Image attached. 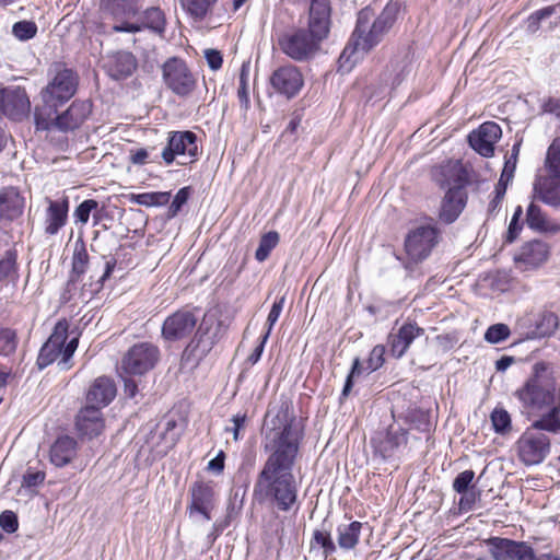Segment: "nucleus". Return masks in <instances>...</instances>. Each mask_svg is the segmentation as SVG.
<instances>
[{
	"instance_id": "1",
	"label": "nucleus",
	"mask_w": 560,
	"mask_h": 560,
	"mask_svg": "<svg viewBox=\"0 0 560 560\" xmlns=\"http://www.w3.org/2000/svg\"><path fill=\"white\" fill-rule=\"evenodd\" d=\"M262 447L268 455L254 483L253 497L258 503H272L280 511L292 509L298 500V482L293 468L298 459L302 432L288 407L275 416L268 411Z\"/></svg>"
},
{
	"instance_id": "2",
	"label": "nucleus",
	"mask_w": 560,
	"mask_h": 560,
	"mask_svg": "<svg viewBox=\"0 0 560 560\" xmlns=\"http://www.w3.org/2000/svg\"><path fill=\"white\" fill-rule=\"evenodd\" d=\"M514 396L521 405L522 413L533 419L530 429L560 432V388L548 363L536 362L530 375L515 390Z\"/></svg>"
},
{
	"instance_id": "3",
	"label": "nucleus",
	"mask_w": 560,
	"mask_h": 560,
	"mask_svg": "<svg viewBox=\"0 0 560 560\" xmlns=\"http://www.w3.org/2000/svg\"><path fill=\"white\" fill-rule=\"evenodd\" d=\"M400 8L399 1H390L376 18L370 8H364L358 13L355 28L338 60L340 71L349 72L359 58L384 39L394 26Z\"/></svg>"
},
{
	"instance_id": "4",
	"label": "nucleus",
	"mask_w": 560,
	"mask_h": 560,
	"mask_svg": "<svg viewBox=\"0 0 560 560\" xmlns=\"http://www.w3.org/2000/svg\"><path fill=\"white\" fill-rule=\"evenodd\" d=\"M441 241V231L433 221L411 229L405 237L404 267L410 276L417 271Z\"/></svg>"
},
{
	"instance_id": "5",
	"label": "nucleus",
	"mask_w": 560,
	"mask_h": 560,
	"mask_svg": "<svg viewBox=\"0 0 560 560\" xmlns=\"http://www.w3.org/2000/svg\"><path fill=\"white\" fill-rule=\"evenodd\" d=\"M69 324L66 319L59 320L48 340L43 345L37 365L42 370L57 361L60 370L72 368V357L78 348L79 338L73 337L68 341Z\"/></svg>"
},
{
	"instance_id": "6",
	"label": "nucleus",
	"mask_w": 560,
	"mask_h": 560,
	"mask_svg": "<svg viewBox=\"0 0 560 560\" xmlns=\"http://www.w3.org/2000/svg\"><path fill=\"white\" fill-rule=\"evenodd\" d=\"M36 107L34 113L37 130H50L52 128L67 132L79 128L92 112L89 101H74L67 110L57 115V107Z\"/></svg>"
},
{
	"instance_id": "7",
	"label": "nucleus",
	"mask_w": 560,
	"mask_h": 560,
	"mask_svg": "<svg viewBox=\"0 0 560 560\" xmlns=\"http://www.w3.org/2000/svg\"><path fill=\"white\" fill-rule=\"evenodd\" d=\"M221 322L205 315L195 336L183 352V361L197 365L220 339Z\"/></svg>"
},
{
	"instance_id": "8",
	"label": "nucleus",
	"mask_w": 560,
	"mask_h": 560,
	"mask_svg": "<svg viewBox=\"0 0 560 560\" xmlns=\"http://www.w3.org/2000/svg\"><path fill=\"white\" fill-rule=\"evenodd\" d=\"M281 51L289 58L302 62L312 59L319 50L320 42L306 28L282 34L278 39Z\"/></svg>"
},
{
	"instance_id": "9",
	"label": "nucleus",
	"mask_w": 560,
	"mask_h": 560,
	"mask_svg": "<svg viewBox=\"0 0 560 560\" xmlns=\"http://www.w3.org/2000/svg\"><path fill=\"white\" fill-rule=\"evenodd\" d=\"M161 352L152 342L135 343L121 360V369L128 375H144L160 361Z\"/></svg>"
},
{
	"instance_id": "10",
	"label": "nucleus",
	"mask_w": 560,
	"mask_h": 560,
	"mask_svg": "<svg viewBox=\"0 0 560 560\" xmlns=\"http://www.w3.org/2000/svg\"><path fill=\"white\" fill-rule=\"evenodd\" d=\"M161 155L168 165L176 158H179V165L192 163L199 155L196 133L189 130L170 132L167 145L163 149Z\"/></svg>"
},
{
	"instance_id": "11",
	"label": "nucleus",
	"mask_w": 560,
	"mask_h": 560,
	"mask_svg": "<svg viewBox=\"0 0 560 560\" xmlns=\"http://www.w3.org/2000/svg\"><path fill=\"white\" fill-rule=\"evenodd\" d=\"M407 431L400 427L389 425L386 431H378L371 439L373 454L381 460L399 458L407 447Z\"/></svg>"
},
{
	"instance_id": "12",
	"label": "nucleus",
	"mask_w": 560,
	"mask_h": 560,
	"mask_svg": "<svg viewBox=\"0 0 560 560\" xmlns=\"http://www.w3.org/2000/svg\"><path fill=\"white\" fill-rule=\"evenodd\" d=\"M77 86L78 77L71 69H58L54 79L40 93L44 102L42 107L63 104L74 95Z\"/></svg>"
},
{
	"instance_id": "13",
	"label": "nucleus",
	"mask_w": 560,
	"mask_h": 560,
	"mask_svg": "<svg viewBox=\"0 0 560 560\" xmlns=\"http://www.w3.org/2000/svg\"><path fill=\"white\" fill-rule=\"evenodd\" d=\"M139 0H103L104 18L115 21L113 31L116 33H137L141 31L139 23H130L139 11Z\"/></svg>"
},
{
	"instance_id": "14",
	"label": "nucleus",
	"mask_w": 560,
	"mask_h": 560,
	"mask_svg": "<svg viewBox=\"0 0 560 560\" xmlns=\"http://www.w3.org/2000/svg\"><path fill=\"white\" fill-rule=\"evenodd\" d=\"M165 85L178 96L189 95L196 88V79L187 65L177 58L168 59L162 67Z\"/></svg>"
},
{
	"instance_id": "15",
	"label": "nucleus",
	"mask_w": 560,
	"mask_h": 560,
	"mask_svg": "<svg viewBox=\"0 0 560 560\" xmlns=\"http://www.w3.org/2000/svg\"><path fill=\"white\" fill-rule=\"evenodd\" d=\"M0 112L14 121L28 117L31 102L25 89L14 85L0 89Z\"/></svg>"
},
{
	"instance_id": "16",
	"label": "nucleus",
	"mask_w": 560,
	"mask_h": 560,
	"mask_svg": "<svg viewBox=\"0 0 560 560\" xmlns=\"http://www.w3.org/2000/svg\"><path fill=\"white\" fill-rule=\"evenodd\" d=\"M197 323L196 311L180 308L165 318L162 325V337L168 341L187 338L196 329Z\"/></svg>"
},
{
	"instance_id": "17",
	"label": "nucleus",
	"mask_w": 560,
	"mask_h": 560,
	"mask_svg": "<svg viewBox=\"0 0 560 560\" xmlns=\"http://www.w3.org/2000/svg\"><path fill=\"white\" fill-rule=\"evenodd\" d=\"M529 428L518 441L520 458L525 465L540 464L550 451V439Z\"/></svg>"
},
{
	"instance_id": "18",
	"label": "nucleus",
	"mask_w": 560,
	"mask_h": 560,
	"mask_svg": "<svg viewBox=\"0 0 560 560\" xmlns=\"http://www.w3.org/2000/svg\"><path fill=\"white\" fill-rule=\"evenodd\" d=\"M487 544L495 560H535L534 549L525 541L492 537Z\"/></svg>"
},
{
	"instance_id": "19",
	"label": "nucleus",
	"mask_w": 560,
	"mask_h": 560,
	"mask_svg": "<svg viewBox=\"0 0 560 560\" xmlns=\"http://www.w3.org/2000/svg\"><path fill=\"white\" fill-rule=\"evenodd\" d=\"M270 84L277 93L292 98L303 88L304 79L298 67L285 65L272 72Z\"/></svg>"
},
{
	"instance_id": "20",
	"label": "nucleus",
	"mask_w": 560,
	"mask_h": 560,
	"mask_svg": "<svg viewBox=\"0 0 560 560\" xmlns=\"http://www.w3.org/2000/svg\"><path fill=\"white\" fill-rule=\"evenodd\" d=\"M502 130L494 121L483 122L478 129L468 136L469 145L485 158L494 153V143L501 138Z\"/></svg>"
},
{
	"instance_id": "21",
	"label": "nucleus",
	"mask_w": 560,
	"mask_h": 560,
	"mask_svg": "<svg viewBox=\"0 0 560 560\" xmlns=\"http://www.w3.org/2000/svg\"><path fill=\"white\" fill-rule=\"evenodd\" d=\"M105 72L113 80H126L133 74L138 67L136 57L125 50L109 52L103 58L102 63Z\"/></svg>"
},
{
	"instance_id": "22",
	"label": "nucleus",
	"mask_w": 560,
	"mask_h": 560,
	"mask_svg": "<svg viewBox=\"0 0 560 560\" xmlns=\"http://www.w3.org/2000/svg\"><path fill=\"white\" fill-rule=\"evenodd\" d=\"M190 502L187 506L189 516L198 513L205 521L211 520V510L213 508L214 490L212 485L205 481H195L189 488Z\"/></svg>"
},
{
	"instance_id": "23",
	"label": "nucleus",
	"mask_w": 560,
	"mask_h": 560,
	"mask_svg": "<svg viewBox=\"0 0 560 560\" xmlns=\"http://www.w3.org/2000/svg\"><path fill=\"white\" fill-rule=\"evenodd\" d=\"M105 428V420L101 409L86 405L75 417V429L82 438L89 440L98 436Z\"/></svg>"
},
{
	"instance_id": "24",
	"label": "nucleus",
	"mask_w": 560,
	"mask_h": 560,
	"mask_svg": "<svg viewBox=\"0 0 560 560\" xmlns=\"http://www.w3.org/2000/svg\"><path fill=\"white\" fill-rule=\"evenodd\" d=\"M330 27V5L328 0H312L310 7L308 31L319 42L325 39Z\"/></svg>"
},
{
	"instance_id": "25",
	"label": "nucleus",
	"mask_w": 560,
	"mask_h": 560,
	"mask_svg": "<svg viewBox=\"0 0 560 560\" xmlns=\"http://www.w3.org/2000/svg\"><path fill=\"white\" fill-rule=\"evenodd\" d=\"M466 200L467 192L463 186L451 187L441 202L440 220L446 224L453 223L464 210Z\"/></svg>"
},
{
	"instance_id": "26",
	"label": "nucleus",
	"mask_w": 560,
	"mask_h": 560,
	"mask_svg": "<svg viewBox=\"0 0 560 560\" xmlns=\"http://www.w3.org/2000/svg\"><path fill=\"white\" fill-rule=\"evenodd\" d=\"M116 385L107 376H100L89 387L86 393L88 405L102 409L108 406L116 396Z\"/></svg>"
},
{
	"instance_id": "27",
	"label": "nucleus",
	"mask_w": 560,
	"mask_h": 560,
	"mask_svg": "<svg viewBox=\"0 0 560 560\" xmlns=\"http://www.w3.org/2000/svg\"><path fill=\"white\" fill-rule=\"evenodd\" d=\"M424 334V329L417 326L412 323H407L402 325L397 334H390L388 336L387 345L389 347V352L395 358H401L412 341L422 336Z\"/></svg>"
},
{
	"instance_id": "28",
	"label": "nucleus",
	"mask_w": 560,
	"mask_h": 560,
	"mask_svg": "<svg viewBox=\"0 0 560 560\" xmlns=\"http://www.w3.org/2000/svg\"><path fill=\"white\" fill-rule=\"evenodd\" d=\"M549 256V248L545 242L534 240L525 243L518 254L515 256V261L524 266V269H533L542 265Z\"/></svg>"
},
{
	"instance_id": "29",
	"label": "nucleus",
	"mask_w": 560,
	"mask_h": 560,
	"mask_svg": "<svg viewBox=\"0 0 560 560\" xmlns=\"http://www.w3.org/2000/svg\"><path fill=\"white\" fill-rule=\"evenodd\" d=\"M24 197L15 187H4L0 190V217L14 220L23 213Z\"/></svg>"
},
{
	"instance_id": "30",
	"label": "nucleus",
	"mask_w": 560,
	"mask_h": 560,
	"mask_svg": "<svg viewBox=\"0 0 560 560\" xmlns=\"http://www.w3.org/2000/svg\"><path fill=\"white\" fill-rule=\"evenodd\" d=\"M535 196L546 205L560 207V178L537 176L534 184Z\"/></svg>"
},
{
	"instance_id": "31",
	"label": "nucleus",
	"mask_w": 560,
	"mask_h": 560,
	"mask_svg": "<svg viewBox=\"0 0 560 560\" xmlns=\"http://www.w3.org/2000/svg\"><path fill=\"white\" fill-rule=\"evenodd\" d=\"M69 203L68 199L62 201L49 200L46 212L45 232L49 235H56L67 223Z\"/></svg>"
},
{
	"instance_id": "32",
	"label": "nucleus",
	"mask_w": 560,
	"mask_h": 560,
	"mask_svg": "<svg viewBox=\"0 0 560 560\" xmlns=\"http://www.w3.org/2000/svg\"><path fill=\"white\" fill-rule=\"evenodd\" d=\"M75 452V440L68 435L60 436L50 448V460L55 466L63 467L73 459Z\"/></svg>"
},
{
	"instance_id": "33",
	"label": "nucleus",
	"mask_w": 560,
	"mask_h": 560,
	"mask_svg": "<svg viewBox=\"0 0 560 560\" xmlns=\"http://www.w3.org/2000/svg\"><path fill=\"white\" fill-rule=\"evenodd\" d=\"M362 528L363 524L359 521L338 525L336 534L339 548L345 551L353 550L360 541Z\"/></svg>"
},
{
	"instance_id": "34",
	"label": "nucleus",
	"mask_w": 560,
	"mask_h": 560,
	"mask_svg": "<svg viewBox=\"0 0 560 560\" xmlns=\"http://www.w3.org/2000/svg\"><path fill=\"white\" fill-rule=\"evenodd\" d=\"M559 327L558 316L549 311L537 314L534 322V329L527 334V338H545L550 337Z\"/></svg>"
},
{
	"instance_id": "35",
	"label": "nucleus",
	"mask_w": 560,
	"mask_h": 560,
	"mask_svg": "<svg viewBox=\"0 0 560 560\" xmlns=\"http://www.w3.org/2000/svg\"><path fill=\"white\" fill-rule=\"evenodd\" d=\"M165 15L158 7L147 9L142 15V22L139 24L142 28H149L158 34H162L165 30Z\"/></svg>"
},
{
	"instance_id": "36",
	"label": "nucleus",
	"mask_w": 560,
	"mask_h": 560,
	"mask_svg": "<svg viewBox=\"0 0 560 560\" xmlns=\"http://www.w3.org/2000/svg\"><path fill=\"white\" fill-rule=\"evenodd\" d=\"M527 225L539 232H547L552 229V223L547 219L540 207L532 202L526 212Z\"/></svg>"
},
{
	"instance_id": "37",
	"label": "nucleus",
	"mask_w": 560,
	"mask_h": 560,
	"mask_svg": "<svg viewBox=\"0 0 560 560\" xmlns=\"http://www.w3.org/2000/svg\"><path fill=\"white\" fill-rule=\"evenodd\" d=\"M89 264V254L83 243L77 244L72 257V271L69 283H74L80 276L86 271Z\"/></svg>"
},
{
	"instance_id": "38",
	"label": "nucleus",
	"mask_w": 560,
	"mask_h": 560,
	"mask_svg": "<svg viewBox=\"0 0 560 560\" xmlns=\"http://www.w3.org/2000/svg\"><path fill=\"white\" fill-rule=\"evenodd\" d=\"M547 175L544 177L560 178V138L553 140L546 156Z\"/></svg>"
},
{
	"instance_id": "39",
	"label": "nucleus",
	"mask_w": 560,
	"mask_h": 560,
	"mask_svg": "<svg viewBox=\"0 0 560 560\" xmlns=\"http://www.w3.org/2000/svg\"><path fill=\"white\" fill-rule=\"evenodd\" d=\"M318 546L323 549L325 558L334 555L337 551V546L334 542L330 530L327 528L315 529L313 532L311 547Z\"/></svg>"
},
{
	"instance_id": "40",
	"label": "nucleus",
	"mask_w": 560,
	"mask_h": 560,
	"mask_svg": "<svg viewBox=\"0 0 560 560\" xmlns=\"http://www.w3.org/2000/svg\"><path fill=\"white\" fill-rule=\"evenodd\" d=\"M279 240V233L276 231H270L264 234L260 237L258 248L255 253V258L260 262L265 261L269 257L271 250L278 245Z\"/></svg>"
},
{
	"instance_id": "41",
	"label": "nucleus",
	"mask_w": 560,
	"mask_h": 560,
	"mask_svg": "<svg viewBox=\"0 0 560 560\" xmlns=\"http://www.w3.org/2000/svg\"><path fill=\"white\" fill-rule=\"evenodd\" d=\"M183 9L197 20L203 19L217 0H179Z\"/></svg>"
},
{
	"instance_id": "42",
	"label": "nucleus",
	"mask_w": 560,
	"mask_h": 560,
	"mask_svg": "<svg viewBox=\"0 0 560 560\" xmlns=\"http://www.w3.org/2000/svg\"><path fill=\"white\" fill-rule=\"evenodd\" d=\"M170 198L171 192L168 191L143 192L132 196L135 202L145 207L164 206L170 201Z\"/></svg>"
},
{
	"instance_id": "43",
	"label": "nucleus",
	"mask_w": 560,
	"mask_h": 560,
	"mask_svg": "<svg viewBox=\"0 0 560 560\" xmlns=\"http://www.w3.org/2000/svg\"><path fill=\"white\" fill-rule=\"evenodd\" d=\"M37 25L33 21L23 20L12 25L13 36L21 42H26L34 38L37 34Z\"/></svg>"
},
{
	"instance_id": "44",
	"label": "nucleus",
	"mask_w": 560,
	"mask_h": 560,
	"mask_svg": "<svg viewBox=\"0 0 560 560\" xmlns=\"http://www.w3.org/2000/svg\"><path fill=\"white\" fill-rule=\"evenodd\" d=\"M490 419L497 433L505 434L511 431V416L505 409L494 408Z\"/></svg>"
},
{
	"instance_id": "45",
	"label": "nucleus",
	"mask_w": 560,
	"mask_h": 560,
	"mask_svg": "<svg viewBox=\"0 0 560 560\" xmlns=\"http://www.w3.org/2000/svg\"><path fill=\"white\" fill-rule=\"evenodd\" d=\"M98 208V202L94 199H86L82 201L74 210V218L77 221L81 222L82 224L88 223L90 214L92 211H96ZM95 219V224L98 222L100 217L97 215V212H94L93 214Z\"/></svg>"
},
{
	"instance_id": "46",
	"label": "nucleus",
	"mask_w": 560,
	"mask_h": 560,
	"mask_svg": "<svg viewBox=\"0 0 560 560\" xmlns=\"http://www.w3.org/2000/svg\"><path fill=\"white\" fill-rule=\"evenodd\" d=\"M511 335V330L508 325L499 323L491 325L485 332V340L489 343H499L506 340Z\"/></svg>"
},
{
	"instance_id": "47",
	"label": "nucleus",
	"mask_w": 560,
	"mask_h": 560,
	"mask_svg": "<svg viewBox=\"0 0 560 560\" xmlns=\"http://www.w3.org/2000/svg\"><path fill=\"white\" fill-rule=\"evenodd\" d=\"M18 346L16 334L10 328L0 329V355H10Z\"/></svg>"
},
{
	"instance_id": "48",
	"label": "nucleus",
	"mask_w": 560,
	"mask_h": 560,
	"mask_svg": "<svg viewBox=\"0 0 560 560\" xmlns=\"http://www.w3.org/2000/svg\"><path fill=\"white\" fill-rule=\"evenodd\" d=\"M550 18L551 15L547 7L533 12L525 21L526 31L530 34L536 33L540 28L541 23Z\"/></svg>"
},
{
	"instance_id": "49",
	"label": "nucleus",
	"mask_w": 560,
	"mask_h": 560,
	"mask_svg": "<svg viewBox=\"0 0 560 560\" xmlns=\"http://www.w3.org/2000/svg\"><path fill=\"white\" fill-rule=\"evenodd\" d=\"M475 472L471 469L459 472L453 481V489L457 493H466L474 488Z\"/></svg>"
},
{
	"instance_id": "50",
	"label": "nucleus",
	"mask_w": 560,
	"mask_h": 560,
	"mask_svg": "<svg viewBox=\"0 0 560 560\" xmlns=\"http://www.w3.org/2000/svg\"><path fill=\"white\" fill-rule=\"evenodd\" d=\"M16 271V253L7 250L3 258L0 259V282L9 278Z\"/></svg>"
},
{
	"instance_id": "51",
	"label": "nucleus",
	"mask_w": 560,
	"mask_h": 560,
	"mask_svg": "<svg viewBox=\"0 0 560 560\" xmlns=\"http://www.w3.org/2000/svg\"><path fill=\"white\" fill-rule=\"evenodd\" d=\"M189 195H190L189 187H183L177 191L172 203L168 207V210H167L168 218H174L178 214L182 207L187 202Z\"/></svg>"
},
{
	"instance_id": "52",
	"label": "nucleus",
	"mask_w": 560,
	"mask_h": 560,
	"mask_svg": "<svg viewBox=\"0 0 560 560\" xmlns=\"http://www.w3.org/2000/svg\"><path fill=\"white\" fill-rule=\"evenodd\" d=\"M522 214H523L522 207L521 206L516 207L514 214L512 217V220L509 224L506 242L512 243L516 240L520 231L522 230V226L518 223Z\"/></svg>"
},
{
	"instance_id": "53",
	"label": "nucleus",
	"mask_w": 560,
	"mask_h": 560,
	"mask_svg": "<svg viewBox=\"0 0 560 560\" xmlns=\"http://www.w3.org/2000/svg\"><path fill=\"white\" fill-rule=\"evenodd\" d=\"M384 354L385 347L381 345L375 346L370 353L368 369L373 372L381 368L384 363Z\"/></svg>"
},
{
	"instance_id": "54",
	"label": "nucleus",
	"mask_w": 560,
	"mask_h": 560,
	"mask_svg": "<svg viewBox=\"0 0 560 560\" xmlns=\"http://www.w3.org/2000/svg\"><path fill=\"white\" fill-rule=\"evenodd\" d=\"M0 526L7 533H14L19 527L16 515L12 511H4L0 514Z\"/></svg>"
},
{
	"instance_id": "55",
	"label": "nucleus",
	"mask_w": 560,
	"mask_h": 560,
	"mask_svg": "<svg viewBox=\"0 0 560 560\" xmlns=\"http://www.w3.org/2000/svg\"><path fill=\"white\" fill-rule=\"evenodd\" d=\"M284 300H285L284 296H281L277 301H275V303L271 306V310L267 317V325H268L267 331H269V334L271 332L273 325L279 319V316H280L283 305H284Z\"/></svg>"
},
{
	"instance_id": "56",
	"label": "nucleus",
	"mask_w": 560,
	"mask_h": 560,
	"mask_svg": "<svg viewBox=\"0 0 560 560\" xmlns=\"http://www.w3.org/2000/svg\"><path fill=\"white\" fill-rule=\"evenodd\" d=\"M237 96L242 105L247 107L249 103L248 90H247V74L245 68H242L240 75V86L237 90Z\"/></svg>"
},
{
	"instance_id": "57",
	"label": "nucleus",
	"mask_w": 560,
	"mask_h": 560,
	"mask_svg": "<svg viewBox=\"0 0 560 560\" xmlns=\"http://www.w3.org/2000/svg\"><path fill=\"white\" fill-rule=\"evenodd\" d=\"M205 58H206L207 63L211 70L215 71L222 67L223 58L219 50L206 49Z\"/></svg>"
},
{
	"instance_id": "58",
	"label": "nucleus",
	"mask_w": 560,
	"mask_h": 560,
	"mask_svg": "<svg viewBox=\"0 0 560 560\" xmlns=\"http://www.w3.org/2000/svg\"><path fill=\"white\" fill-rule=\"evenodd\" d=\"M45 479V474L43 471H31L27 470L23 476V487L32 488L40 485Z\"/></svg>"
},
{
	"instance_id": "59",
	"label": "nucleus",
	"mask_w": 560,
	"mask_h": 560,
	"mask_svg": "<svg viewBox=\"0 0 560 560\" xmlns=\"http://www.w3.org/2000/svg\"><path fill=\"white\" fill-rule=\"evenodd\" d=\"M361 370H360V360L357 358L354 359L353 361V364H352V369L346 380V383H345V386H343V389H342V397H347L350 392H351V388L353 386V377L358 374H360Z\"/></svg>"
},
{
	"instance_id": "60",
	"label": "nucleus",
	"mask_w": 560,
	"mask_h": 560,
	"mask_svg": "<svg viewBox=\"0 0 560 560\" xmlns=\"http://www.w3.org/2000/svg\"><path fill=\"white\" fill-rule=\"evenodd\" d=\"M231 421L233 423V427L232 428H226L225 430L228 432H232L233 433V439L235 441H237L240 439V430L242 428H244V425H245L246 415L245 413H237V415L233 416Z\"/></svg>"
},
{
	"instance_id": "61",
	"label": "nucleus",
	"mask_w": 560,
	"mask_h": 560,
	"mask_svg": "<svg viewBox=\"0 0 560 560\" xmlns=\"http://www.w3.org/2000/svg\"><path fill=\"white\" fill-rule=\"evenodd\" d=\"M268 337H269V331H266V334L261 337L259 345L254 349V351L247 358V361H249L252 364H255L259 361Z\"/></svg>"
},
{
	"instance_id": "62",
	"label": "nucleus",
	"mask_w": 560,
	"mask_h": 560,
	"mask_svg": "<svg viewBox=\"0 0 560 560\" xmlns=\"http://www.w3.org/2000/svg\"><path fill=\"white\" fill-rule=\"evenodd\" d=\"M225 455L221 451L213 459L208 463V470L220 474L224 468Z\"/></svg>"
},
{
	"instance_id": "63",
	"label": "nucleus",
	"mask_w": 560,
	"mask_h": 560,
	"mask_svg": "<svg viewBox=\"0 0 560 560\" xmlns=\"http://www.w3.org/2000/svg\"><path fill=\"white\" fill-rule=\"evenodd\" d=\"M463 497L459 500V508L465 511H469L472 509L476 502V494L472 491H467L466 493H462Z\"/></svg>"
},
{
	"instance_id": "64",
	"label": "nucleus",
	"mask_w": 560,
	"mask_h": 560,
	"mask_svg": "<svg viewBox=\"0 0 560 560\" xmlns=\"http://www.w3.org/2000/svg\"><path fill=\"white\" fill-rule=\"evenodd\" d=\"M515 361L516 359L512 355H503L495 361V370L498 372H505Z\"/></svg>"
}]
</instances>
